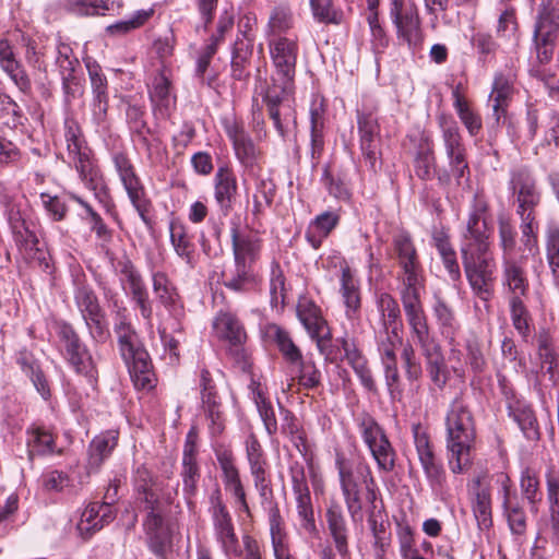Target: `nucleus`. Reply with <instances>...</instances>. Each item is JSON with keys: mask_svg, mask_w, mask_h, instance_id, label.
Listing matches in <instances>:
<instances>
[{"mask_svg": "<svg viewBox=\"0 0 559 559\" xmlns=\"http://www.w3.org/2000/svg\"><path fill=\"white\" fill-rule=\"evenodd\" d=\"M528 257L522 253L519 257L501 260L503 288L511 295L522 298L528 293L530 283L525 271Z\"/></svg>", "mask_w": 559, "mask_h": 559, "instance_id": "25", "label": "nucleus"}, {"mask_svg": "<svg viewBox=\"0 0 559 559\" xmlns=\"http://www.w3.org/2000/svg\"><path fill=\"white\" fill-rule=\"evenodd\" d=\"M432 310L441 335L449 341V344H453L460 330L453 309L442 298L437 297Z\"/></svg>", "mask_w": 559, "mask_h": 559, "instance_id": "45", "label": "nucleus"}, {"mask_svg": "<svg viewBox=\"0 0 559 559\" xmlns=\"http://www.w3.org/2000/svg\"><path fill=\"white\" fill-rule=\"evenodd\" d=\"M546 257L554 278L559 281V227L551 226L546 231Z\"/></svg>", "mask_w": 559, "mask_h": 559, "instance_id": "64", "label": "nucleus"}, {"mask_svg": "<svg viewBox=\"0 0 559 559\" xmlns=\"http://www.w3.org/2000/svg\"><path fill=\"white\" fill-rule=\"evenodd\" d=\"M325 519L337 554L343 559L347 558L349 556L348 526L341 506L337 503L329 506Z\"/></svg>", "mask_w": 559, "mask_h": 559, "instance_id": "30", "label": "nucleus"}, {"mask_svg": "<svg viewBox=\"0 0 559 559\" xmlns=\"http://www.w3.org/2000/svg\"><path fill=\"white\" fill-rule=\"evenodd\" d=\"M359 473L362 475L366 483V500L369 502L370 508L368 509V524L370 530L377 528L379 526V522L382 523L384 521V513L381 508H379L377 503V490L374 485V479L371 475V471L369 466H361L359 468Z\"/></svg>", "mask_w": 559, "mask_h": 559, "instance_id": "49", "label": "nucleus"}, {"mask_svg": "<svg viewBox=\"0 0 559 559\" xmlns=\"http://www.w3.org/2000/svg\"><path fill=\"white\" fill-rule=\"evenodd\" d=\"M414 444L419 464L432 492L442 501L450 497L444 466L435 453L428 433L419 426L413 427Z\"/></svg>", "mask_w": 559, "mask_h": 559, "instance_id": "8", "label": "nucleus"}, {"mask_svg": "<svg viewBox=\"0 0 559 559\" xmlns=\"http://www.w3.org/2000/svg\"><path fill=\"white\" fill-rule=\"evenodd\" d=\"M5 215L15 240L25 249H36L38 239L32 230L29 209L26 200H11L5 204Z\"/></svg>", "mask_w": 559, "mask_h": 559, "instance_id": "20", "label": "nucleus"}, {"mask_svg": "<svg viewBox=\"0 0 559 559\" xmlns=\"http://www.w3.org/2000/svg\"><path fill=\"white\" fill-rule=\"evenodd\" d=\"M381 362L396 360V349L402 344L399 328H379L374 332Z\"/></svg>", "mask_w": 559, "mask_h": 559, "instance_id": "48", "label": "nucleus"}, {"mask_svg": "<svg viewBox=\"0 0 559 559\" xmlns=\"http://www.w3.org/2000/svg\"><path fill=\"white\" fill-rule=\"evenodd\" d=\"M73 298L91 338L96 343H105L110 334L105 322V312L94 289L84 282L75 281Z\"/></svg>", "mask_w": 559, "mask_h": 559, "instance_id": "11", "label": "nucleus"}, {"mask_svg": "<svg viewBox=\"0 0 559 559\" xmlns=\"http://www.w3.org/2000/svg\"><path fill=\"white\" fill-rule=\"evenodd\" d=\"M445 430L448 465L453 474H462L471 465L469 452L475 439L474 418L462 394L448 407Z\"/></svg>", "mask_w": 559, "mask_h": 559, "instance_id": "2", "label": "nucleus"}, {"mask_svg": "<svg viewBox=\"0 0 559 559\" xmlns=\"http://www.w3.org/2000/svg\"><path fill=\"white\" fill-rule=\"evenodd\" d=\"M297 316L310 337L319 340L324 336L328 330L326 321L321 314L320 308L310 299L301 298L297 305Z\"/></svg>", "mask_w": 559, "mask_h": 559, "instance_id": "34", "label": "nucleus"}, {"mask_svg": "<svg viewBox=\"0 0 559 559\" xmlns=\"http://www.w3.org/2000/svg\"><path fill=\"white\" fill-rule=\"evenodd\" d=\"M69 197L85 210L86 219H88L91 230L95 233L96 237L106 242L110 241L112 238L111 230L107 227L100 215L92 207V205L76 193L70 192Z\"/></svg>", "mask_w": 559, "mask_h": 559, "instance_id": "57", "label": "nucleus"}, {"mask_svg": "<svg viewBox=\"0 0 559 559\" xmlns=\"http://www.w3.org/2000/svg\"><path fill=\"white\" fill-rule=\"evenodd\" d=\"M400 297L414 342L420 347L423 355H430L440 345L430 333L420 301V290L402 293Z\"/></svg>", "mask_w": 559, "mask_h": 559, "instance_id": "14", "label": "nucleus"}, {"mask_svg": "<svg viewBox=\"0 0 559 559\" xmlns=\"http://www.w3.org/2000/svg\"><path fill=\"white\" fill-rule=\"evenodd\" d=\"M518 423L524 437L527 440H537L539 438L538 425L534 412L528 406L513 408L510 413Z\"/></svg>", "mask_w": 559, "mask_h": 559, "instance_id": "63", "label": "nucleus"}, {"mask_svg": "<svg viewBox=\"0 0 559 559\" xmlns=\"http://www.w3.org/2000/svg\"><path fill=\"white\" fill-rule=\"evenodd\" d=\"M248 388L267 435H275L278 429L277 419L271 402L265 396L263 388L253 378H251Z\"/></svg>", "mask_w": 559, "mask_h": 559, "instance_id": "37", "label": "nucleus"}, {"mask_svg": "<svg viewBox=\"0 0 559 559\" xmlns=\"http://www.w3.org/2000/svg\"><path fill=\"white\" fill-rule=\"evenodd\" d=\"M111 160L131 204L136 210L140 217L146 222V214L150 210L151 202L146 198L145 188L136 174L134 165L123 152H115L111 155Z\"/></svg>", "mask_w": 559, "mask_h": 559, "instance_id": "15", "label": "nucleus"}, {"mask_svg": "<svg viewBox=\"0 0 559 559\" xmlns=\"http://www.w3.org/2000/svg\"><path fill=\"white\" fill-rule=\"evenodd\" d=\"M63 10L76 17L103 16L108 11L118 14L123 8L122 0H63Z\"/></svg>", "mask_w": 559, "mask_h": 559, "instance_id": "29", "label": "nucleus"}, {"mask_svg": "<svg viewBox=\"0 0 559 559\" xmlns=\"http://www.w3.org/2000/svg\"><path fill=\"white\" fill-rule=\"evenodd\" d=\"M254 179V192L252 194V215L260 217L273 203L276 186L271 178L262 177L260 174Z\"/></svg>", "mask_w": 559, "mask_h": 559, "instance_id": "43", "label": "nucleus"}, {"mask_svg": "<svg viewBox=\"0 0 559 559\" xmlns=\"http://www.w3.org/2000/svg\"><path fill=\"white\" fill-rule=\"evenodd\" d=\"M501 485L504 492L503 508L508 520L510 531L513 535L524 536L526 532V515L519 503H513L509 498L510 478L508 475H501Z\"/></svg>", "mask_w": 559, "mask_h": 559, "instance_id": "39", "label": "nucleus"}, {"mask_svg": "<svg viewBox=\"0 0 559 559\" xmlns=\"http://www.w3.org/2000/svg\"><path fill=\"white\" fill-rule=\"evenodd\" d=\"M170 242L175 252L190 267L194 266L195 246L188 235L186 227L179 222H171L169 225Z\"/></svg>", "mask_w": 559, "mask_h": 559, "instance_id": "41", "label": "nucleus"}, {"mask_svg": "<svg viewBox=\"0 0 559 559\" xmlns=\"http://www.w3.org/2000/svg\"><path fill=\"white\" fill-rule=\"evenodd\" d=\"M513 95V79L511 75L498 73L492 83L489 95V104L492 108V117L497 124L504 118L507 108Z\"/></svg>", "mask_w": 559, "mask_h": 559, "instance_id": "31", "label": "nucleus"}, {"mask_svg": "<svg viewBox=\"0 0 559 559\" xmlns=\"http://www.w3.org/2000/svg\"><path fill=\"white\" fill-rule=\"evenodd\" d=\"M520 487L524 498L531 503L532 511H536V504L542 500L539 491V479L537 473L525 467L521 473Z\"/></svg>", "mask_w": 559, "mask_h": 559, "instance_id": "62", "label": "nucleus"}, {"mask_svg": "<svg viewBox=\"0 0 559 559\" xmlns=\"http://www.w3.org/2000/svg\"><path fill=\"white\" fill-rule=\"evenodd\" d=\"M471 507L479 530H489L492 526L491 495L479 476L474 480Z\"/></svg>", "mask_w": 559, "mask_h": 559, "instance_id": "32", "label": "nucleus"}, {"mask_svg": "<svg viewBox=\"0 0 559 559\" xmlns=\"http://www.w3.org/2000/svg\"><path fill=\"white\" fill-rule=\"evenodd\" d=\"M133 486L138 499L145 504V510L148 511L143 525L150 549L157 556H164L166 549L170 546V534L167 527L164 526L163 518L158 512L159 484L151 472L144 465H141L134 471Z\"/></svg>", "mask_w": 559, "mask_h": 559, "instance_id": "4", "label": "nucleus"}, {"mask_svg": "<svg viewBox=\"0 0 559 559\" xmlns=\"http://www.w3.org/2000/svg\"><path fill=\"white\" fill-rule=\"evenodd\" d=\"M538 229L539 228L535 227L520 226L523 253L536 262V264L533 265V270L537 276H539V270L544 266L538 243Z\"/></svg>", "mask_w": 559, "mask_h": 559, "instance_id": "55", "label": "nucleus"}, {"mask_svg": "<svg viewBox=\"0 0 559 559\" xmlns=\"http://www.w3.org/2000/svg\"><path fill=\"white\" fill-rule=\"evenodd\" d=\"M390 19L395 26L399 45L406 46L414 55L421 51L425 34L417 5L411 0H392Z\"/></svg>", "mask_w": 559, "mask_h": 559, "instance_id": "7", "label": "nucleus"}, {"mask_svg": "<svg viewBox=\"0 0 559 559\" xmlns=\"http://www.w3.org/2000/svg\"><path fill=\"white\" fill-rule=\"evenodd\" d=\"M294 497L301 528L310 535L317 534L318 530L316 525L310 490L300 493H294Z\"/></svg>", "mask_w": 559, "mask_h": 559, "instance_id": "54", "label": "nucleus"}, {"mask_svg": "<svg viewBox=\"0 0 559 559\" xmlns=\"http://www.w3.org/2000/svg\"><path fill=\"white\" fill-rule=\"evenodd\" d=\"M214 200L223 215L227 216L238 195V180L233 167L224 163L217 167L213 178Z\"/></svg>", "mask_w": 559, "mask_h": 559, "instance_id": "22", "label": "nucleus"}, {"mask_svg": "<svg viewBox=\"0 0 559 559\" xmlns=\"http://www.w3.org/2000/svg\"><path fill=\"white\" fill-rule=\"evenodd\" d=\"M117 273L120 276V282L123 289L131 295L140 309L141 316L150 320L152 317V306L148 299V294L144 282L135 269L133 263L128 258L118 260L116 265Z\"/></svg>", "mask_w": 559, "mask_h": 559, "instance_id": "19", "label": "nucleus"}, {"mask_svg": "<svg viewBox=\"0 0 559 559\" xmlns=\"http://www.w3.org/2000/svg\"><path fill=\"white\" fill-rule=\"evenodd\" d=\"M376 305L380 313V328H399L401 310L396 299L388 293H379L376 295Z\"/></svg>", "mask_w": 559, "mask_h": 559, "instance_id": "50", "label": "nucleus"}, {"mask_svg": "<svg viewBox=\"0 0 559 559\" xmlns=\"http://www.w3.org/2000/svg\"><path fill=\"white\" fill-rule=\"evenodd\" d=\"M294 15L292 9L286 4L274 7L269 15L264 28L266 39L275 37H287L286 33L293 28Z\"/></svg>", "mask_w": 559, "mask_h": 559, "instance_id": "40", "label": "nucleus"}, {"mask_svg": "<svg viewBox=\"0 0 559 559\" xmlns=\"http://www.w3.org/2000/svg\"><path fill=\"white\" fill-rule=\"evenodd\" d=\"M340 215L337 212L325 211L316 216L309 224L305 237L313 249H319L323 240L338 225Z\"/></svg>", "mask_w": 559, "mask_h": 559, "instance_id": "36", "label": "nucleus"}, {"mask_svg": "<svg viewBox=\"0 0 559 559\" xmlns=\"http://www.w3.org/2000/svg\"><path fill=\"white\" fill-rule=\"evenodd\" d=\"M64 140L69 164L76 170L81 182L93 192L98 202L107 205L109 189L94 158L93 151L87 145L82 129L74 119L64 121Z\"/></svg>", "mask_w": 559, "mask_h": 559, "instance_id": "3", "label": "nucleus"}, {"mask_svg": "<svg viewBox=\"0 0 559 559\" xmlns=\"http://www.w3.org/2000/svg\"><path fill=\"white\" fill-rule=\"evenodd\" d=\"M466 280L479 299L488 302L495 294L497 263L491 249L460 252Z\"/></svg>", "mask_w": 559, "mask_h": 559, "instance_id": "6", "label": "nucleus"}, {"mask_svg": "<svg viewBox=\"0 0 559 559\" xmlns=\"http://www.w3.org/2000/svg\"><path fill=\"white\" fill-rule=\"evenodd\" d=\"M337 471L342 493L344 497L347 512L353 523H361L362 515V489L361 484L366 486L362 475L359 473L361 466H368L367 464H360L357 466L356 472L345 464L344 462L337 461Z\"/></svg>", "mask_w": 559, "mask_h": 559, "instance_id": "16", "label": "nucleus"}, {"mask_svg": "<svg viewBox=\"0 0 559 559\" xmlns=\"http://www.w3.org/2000/svg\"><path fill=\"white\" fill-rule=\"evenodd\" d=\"M499 247L501 249V260L514 258L516 247V230L510 218L500 216L498 219Z\"/></svg>", "mask_w": 559, "mask_h": 559, "instance_id": "58", "label": "nucleus"}, {"mask_svg": "<svg viewBox=\"0 0 559 559\" xmlns=\"http://www.w3.org/2000/svg\"><path fill=\"white\" fill-rule=\"evenodd\" d=\"M262 246V238L257 233H242L237 228L231 229L234 263L253 267L260 259Z\"/></svg>", "mask_w": 559, "mask_h": 559, "instance_id": "26", "label": "nucleus"}, {"mask_svg": "<svg viewBox=\"0 0 559 559\" xmlns=\"http://www.w3.org/2000/svg\"><path fill=\"white\" fill-rule=\"evenodd\" d=\"M493 228L487 199L475 193L461 231L460 252L491 249Z\"/></svg>", "mask_w": 559, "mask_h": 559, "instance_id": "5", "label": "nucleus"}, {"mask_svg": "<svg viewBox=\"0 0 559 559\" xmlns=\"http://www.w3.org/2000/svg\"><path fill=\"white\" fill-rule=\"evenodd\" d=\"M200 389L202 406L211 421V432L213 435H219L224 430L222 401L210 372L205 369H203L200 374Z\"/></svg>", "mask_w": 559, "mask_h": 559, "instance_id": "24", "label": "nucleus"}, {"mask_svg": "<svg viewBox=\"0 0 559 559\" xmlns=\"http://www.w3.org/2000/svg\"><path fill=\"white\" fill-rule=\"evenodd\" d=\"M154 8L141 9L133 12L130 17L108 25L105 32L108 36L120 37L144 26L154 15Z\"/></svg>", "mask_w": 559, "mask_h": 559, "instance_id": "47", "label": "nucleus"}, {"mask_svg": "<svg viewBox=\"0 0 559 559\" xmlns=\"http://www.w3.org/2000/svg\"><path fill=\"white\" fill-rule=\"evenodd\" d=\"M438 121L442 131L445 154H453L455 152L466 150L456 121L452 117L445 115L439 116Z\"/></svg>", "mask_w": 559, "mask_h": 559, "instance_id": "53", "label": "nucleus"}, {"mask_svg": "<svg viewBox=\"0 0 559 559\" xmlns=\"http://www.w3.org/2000/svg\"><path fill=\"white\" fill-rule=\"evenodd\" d=\"M452 97L453 107L467 132L472 136L477 135L483 127L481 118L471 108L468 102L461 95L460 85L452 90Z\"/></svg>", "mask_w": 559, "mask_h": 559, "instance_id": "46", "label": "nucleus"}, {"mask_svg": "<svg viewBox=\"0 0 559 559\" xmlns=\"http://www.w3.org/2000/svg\"><path fill=\"white\" fill-rule=\"evenodd\" d=\"M119 431L109 429L95 436L88 445L86 471L88 474L97 473L104 462L108 460L118 445Z\"/></svg>", "mask_w": 559, "mask_h": 559, "instance_id": "28", "label": "nucleus"}, {"mask_svg": "<svg viewBox=\"0 0 559 559\" xmlns=\"http://www.w3.org/2000/svg\"><path fill=\"white\" fill-rule=\"evenodd\" d=\"M394 250L402 270L397 276L399 293L421 290V266L409 235L401 233L394 237Z\"/></svg>", "mask_w": 559, "mask_h": 559, "instance_id": "13", "label": "nucleus"}, {"mask_svg": "<svg viewBox=\"0 0 559 559\" xmlns=\"http://www.w3.org/2000/svg\"><path fill=\"white\" fill-rule=\"evenodd\" d=\"M26 444L29 460L36 455H49L57 452L53 435L44 427L28 429Z\"/></svg>", "mask_w": 559, "mask_h": 559, "instance_id": "44", "label": "nucleus"}, {"mask_svg": "<svg viewBox=\"0 0 559 559\" xmlns=\"http://www.w3.org/2000/svg\"><path fill=\"white\" fill-rule=\"evenodd\" d=\"M0 68L22 94L29 95L32 93L31 78L17 59L14 47L8 38H0Z\"/></svg>", "mask_w": 559, "mask_h": 559, "instance_id": "23", "label": "nucleus"}, {"mask_svg": "<svg viewBox=\"0 0 559 559\" xmlns=\"http://www.w3.org/2000/svg\"><path fill=\"white\" fill-rule=\"evenodd\" d=\"M124 362L136 389L150 391L155 386L156 379L146 350H140L134 358L124 359Z\"/></svg>", "mask_w": 559, "mask_h": 559, "instance_id": "35", "label": "nucleus"}, {"mask_svg": "<svg viewBox=\"0 0 559 559\" xmlns=\"http://www.w3.org/2000/svg\"><path fill=\"white\" fill-rule=\"evenodd\" d=\"M426 359V370L431 382L440 390L444 389L449 381L450 371L444 362L441 347L430 352V355H423Z\"/></svg>", "mask_w": 559, "mask_h": 559, "instance_id": "51", "label": "nucleus"}, {"mask_svg": "<svg viewBox=\"0 0 559 559\" xmlns=\"http://www.w3.org/2000/svg\"><path fill=\"white\" fill-rule=\"evenodd\" d=\"M150 97L153 104L159 109L167 110L175 102V97L170 92V82L164 73L157 74L152 83Z\"/></svg>", "mask_w": 559, "mask_h": 559, "instance_id": "61", "label": "nucleus"}, {"mask_svg": "<svg viewBox=\"0 0 559 559\" xmlns=\"http://www.w3.org/2000/svg\"><path fill=\"white\" fill-rule=\"evenodd\" d=\"M310 8L316 21L323 24L340 25L344 13L332 0H310Z\"/></svg>", "mask_w": 559, "mask_h": 559, "instance_id": "59", "label": "nucleus"}, {"mask_svg": "<svg viewBox=\"0 0 559 559\" xmlns=\"http://www.w3.org/2000/svg\"><path fill=\"white\" fill-rule=\"evenodd\" d=\"M558 33L559 13L554 9H544L534 29V44L540 63H548L551 60Z\"/></svg>", "mask_w": 559, "mask_h": 559, "instance_id": "17", "label": "nucleus"}, {"mask_svg": "<svg viewBox=\"0 0 559 559\" xmlns=\"http://www.w3.org/2000/svg\"><path fill=\"white\" fill-rule=\"evenodd\" d=\"M217 336L233 345H241L247 337L243 325L230 312H219L213 322Z\"/></svg>", "mask_w": 559, "mask_h": 559, "instance_id": "38", "label": "nucleus"}, {"mask_svg": "<svg viewBox=\"0 0 559 559\" xmlns=\"http://www.w3.org/2000/svg\"><path fill=\"white\" fill-rule=\"evenodd\" d=\"M212 524L214 538L223 554L229 559L240 557L241 549L231 515L221 501L212 509Z\"/></svg>", "mask_w": 559, "mask_h": 559, "instance_id": "18", "label": "nucleus"}, {"mask_svg": "<svg viewBox=\"0 0 559 559\" xmlns=\"http://www.w3.org/2000/svg\"><path fill=\"white\" fill-rule=\"evenodd\" d=\"M358 432L380 472L390 473L395 466V450L392 447L384 429L368 413L356 418Z\"/></svg>", "mask_w": 559, "mask_h": 559, "instance_id": "10", "label": "nucleus"}, {"mask_svg": "<svg viewBox=\"0 0 559 559\" xmlns=\"http://www.w3.org/2000/svg\"><path fill=\"white\" fill-rule=\"evenodd\" d=\"M223 127L227 138L231 142L235 157L242 168V185L247 189L248 177H255L262 171L260 164L262 152L254 144L243 124L236 119L225 118L223 120Z\"/></svg>", "mask_w": 559, "mask_h": 559, "instance_id": "9", "label": "nucleus"}, {"mask_svg": "<svg viewBox=\"0 0 559 559\" xmlns=\"http://www.w3.org/2000/svg\"><path fill=\"white\" fill-rule=\"evenodd\" d=\"M258 25V17L253 12H247L238 19L237 23V37L233 44V47L241 45L242 47H249L252 51L253 43L255 39V29Z\"/></svg>", "mask_w": 559, "mask_h": 559, "instance_id": "60", "label": "nucleus"}, {"mask_svg": "<svg viewBox=\"0 0 559 559\" xmlns=\"http://www.w3.org/2000/svg\"><path fill=\"white\" fill-rule=\"evenodd\" d=\"M234 264V270L224 275V286L235 293H247L253 289L259 282L254 269L240 263Z\"/></svg>", "mask_w": 559, "mask_h": 559, "instance_id": "42", "label": "nucleus"}, {"mask_svg": "<svg viewBox=\"0 0 559 559\" xmlns=\"http://www.w3.org/2000/svg\"><path fill=\"white\" fill-rule=\"evenodd\" d=\"M266 41L275 72L271 83L265 82L261 95L275 130L285 139L289 122L295 121L294 94L298 40L292 37H275Z\"/></svg>", "mask_w": 559, "mask_h": 559, "instance_id": "1", "label": "nucleus"}, {"mask_svg": "<svg viewBox=\"0 0 559 559\" xmlns=\"http://www.w3.org/2000/svg\"><path fill=\"white\" fill-rule=\"evenodd\" d=\"M509 189L516 201V210L537 209L542 195L537 189L536 180L526 167L513 169L510 174Z\"/></svg>", "mask_w": 559, "mask_h": 559, "instance_id": "21", "label": "nucleus"}, {"mask_svg": "<svg viewBox=\"0 0 559 559\" xmlns=\"http://www.w3.org/2000/svg\"><path fill=\"white\" fill-rule=\"evenodd\" d=\"M269 335L275 341L285 359L292 364L301 360L300 349L295 345L287 331L274 324L269 328Z\"/></svg>", "mask_w": 559, "mask_h": 559, "instance_id": "56", "label": "nucleus"}, {"mask_svg": "<svg viewBox=\"0 0 559 559\" xmlns=\"http://www.w3.org/2000/svg\"><path fill=\"white\" fill-rule=\"evenodd\" d=\"M414 170L421 180H431L436 175V157L432 145L426 141L420 143L414 159Z\"/></svg>", "mask_w": 559, "mask_h": 559, "instance_id": "52", "label": "nucleus"}, {"mask_svg": "<svg viewBox=\"0 0 559 559\" xmlns=\"http://www.w3.org/2000/svg\"><path fill=\"white\" fill-rule=\"evenodd\" d=\"M58 335L61 344V354L68 364L76 373L84 376L88 382L96 381L97 369L94 359L74 328L64 322L60 325Z\"/></svg>", "mask_w": 559, "mask_h": 559, "instance_id": "12", "label": "nucleus"}, {"mask_svg": "<svg viewBox=\"0 0 559 559\" xmlns=\"http://www.w3.org/2000/svg\"><path fill=\"white\" fill-rule=\"evenodd\" d=\"M86 68L93 92V117L97 124L105 123L108 110L107 79L96 62L86 61Z\"/></svg>", "mask_w": 559, "mask_h": 559, "instance_id": "27", "label": "nucleus"}, {"mask_svg": "<svg viewBox=\"0 0 559 559\" xmlns=\"http://www.w3.org/2000/svg\"><path fill=\"white\" fill-rule=\"evenodd\" d=\"M340 293L345 306V314L349 320L359 318L361 307L359 282L348 266L342 267Z\"/></svg>", "mask_w": 559, "mask_h": 559, "instance_id": "33", "label": "nucleus"}]
</instances>
